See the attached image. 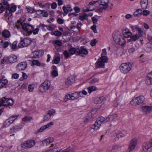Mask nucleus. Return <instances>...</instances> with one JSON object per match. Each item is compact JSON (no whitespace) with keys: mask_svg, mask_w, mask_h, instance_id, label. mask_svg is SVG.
Returning <instances> with one entry per match:
<instances>
[{"mask_svg":"<svg viewBox=\"0 0 152 152\" xmlns=\"http://www.w3.org/2000/svg\"><path fill=\"white\" fill-rule=\"evenodd\" d=\"M11 124V123H10V121L7 119L4 122L3 126L5 127H6L9 126Z\"/></svg>","mask_w":152,"mask_h":152,"instance_id":"obj_46","label":"nucleus"},{"mask_svg":"<svg viewBox=\"0 0 152 152\" xmlns=\"http://www.w3.org/2000/svg\"><path fill=\"white\" fill-rule=\"evenodd\" d=\"M119 45L124 46L126 44V40L121 37V38L119 39L118 40L116 43Z\"/></svg>","mask_w":152,"mask_h":152,"instance_id":"obj_30","label":"nucleus"},{"mask_svg":"<svg viewBox=\"0 0 152 152\" xmlns=\"http://www.w3.org/2000/svg\"><path fill=\"white\" fill-rule=\"evenodd\" d=\"M19 116L18 115H14L11 116L8 119L12 124L14 121Z\"/></svg>","mask_w":152,"mask_h":152,"instance_id":"obj_32","label":"nucleus"},{"mask_svg":"<svg viewBox=\"0 0 152 152\" xmlns=\"http://www.w3.org/2000/svg\"><path fill=\"white\" fill-rule=\"evenodd\" d=\"M122 35L121 33L119 31H115L113 34V39L116 43L118 40L121 38Z\"/></svg>","mask_w":152,"mask_h":152,"instance_id":"obj_14","label":"nucleus"},{"mask_svg":"<svg viewBox=\"0 0 152 152\" xmlns=\"http://www.w3.org/2000/svg\"><path fill=\"white\" fill-rule=\"evenodd\" d=\"M145 83L148 85L152 84V71L147 75Z\"/></svg>","mask_w":152,"mask_h":152,"instance_id":"obj_21","label":"nucleus"},{"mask_svg":"<svg viewBox=\"0 0 152 152\" xmlns=\"http://www.w3.org/2000/svg\"><path fill=\"white\" fill-rule=\"evenodd\" d=\"M104 65V56H102L101 58L98 59L95 64L97 68L102 67Z\"/></svg>","mask_w":152,"mask_h":152,"instance_id":"obj_12","label":"nucleus"},{"mask_svg":"<svg viewBox=\"0 0 152 152\" xmlns=\"http://www.w3.org/2000/svg\"><path fill=\"white\" fill-rule=\"evenodd\" d=\"M55 113V111L53 109H51L48 111L44 117V121H46L49 120L51 118V116H53L54 114Z\"/></svg>","mask_w":152,"mask_h":152,"instance_id":"obj_11","label":"nucleus"},{"mask_svg":"<svg viewBox=\"0 0 152 152\" xmlns=\"http://www.w3.org/2000/svg\"><path fill=\"white\" fill-rule=\"evenodd\" d=\"M97 42V40L96 39H94L93 40L91 41V45L92 46H94L96 45V43Z\"/></svg>","mask_w":152,"mask_h":152,"instance_id":"obj_57","label":"nucleus"},{"mask_svg":"<svg viewBox=\"0 0 152 152\" xmlns=\"http://www.w3.org/2000/svg\"><path fill=\"white\" fill-rule=\"evenodd\" d=\"M16 8V7L15 6H12L11 7L9 6V8L6 9V13L10 17L12 15V12H15Z\"/></svg>","mask_w":152,"mask_h":152,"instance_id":"obj_16","label":"nucleus"},{"mask_svg":"<svg viewBox=\"0 0 152 152\" xmlns=\"http://www.w3.org/2000/svg\"><path fill=\"white\" fill-rule=\"evenodd\" d=\"M130 37V40L133 42H135L138 40L140 37L137 34H135L132 35Z\"/></svg>","mask_w":152,"mask_h":152,"instance_id":"obj_31","label":"nucleus"},{"mask_svg":"<svg viewBox=\"0 0 152 152\" xmlns=\"http://www.w3.org/2000/svg\"><path fill=\"white\" fill-rule=\"evenodd\" d=\"M50 143V141L49 140V139L47 138L45 139L42 141V144L43 145H47L48 144Z\"/></svg>","mask_w":152,"mask_h":152,"instance_id":"obj_45","label":"nucleus"},{"mask_svg":"<svg viewBox=\"0 0 152 152\" xmlns=\"http://www.w3.org/2000/svg\"><path fill=\"white\" fill-rule=\"evenodd\" d=\"M20 39L21 40L18 44L19 48L27 47L31 44L32 42L31 39L29 37H26L24 39L21 37Z\"/></svg>","mask_w":152,"mask_h":152,"instance_id":"obj_5","label":"nucleus"},{"mask_svg":"<svg viewBox=\"0 0 152 152\" xmlns=\"http://www.w3.org/2000/svg\"><path fill=\"white\" fill-rule=\"evenodd\" d=\"M132 65L130 63H123L120 66L121 72L124 74L129 72L132 69Z\"/></svg>","mask_w":152,"mask_h":152,"instance_id":"obj_3","label":"nucleus"},{"mask_svg":"<svg viewBox=\"0 0 152 152\" xmlns=\"http://www.w3.org/2000/svg\"><path fill=\"white\" fill-rule=\"evenodd\" d=\"M137 141V139L136 138H133L131 140L127 151L128 152H130L135 148Z\"/></svg>","mask_w":152,"mask_h":152,"instance_id":"obj_9","label":"nucleus"},{"mask_svg":"<svg viewBox=\"0 0 152 152\" xmlns=\"http://www.w3.org/2000/svg\"><path fill=\"white\" fill-rule=\"evenodd\" d=\"M1 81V82L2 83V84L4 86V85H6L8 83V80L6 79H0Z\"/></svg>","mask_w":152,"mask_h":152,"instance_id":"obj_61","label":"nucleus"},{"mask_svg":"<svg viewBox=\"0 0 152 152\" xmlns=\"http://www.w3.org/2000/svg\"><path fill=\"white\" fill-rule=\"evenodd\" d=\"M54 63L55 64H58L59 63L60 61V58L59 56H57L53 59Z\"/></svg>","mask_w":152,"mask_h":152,"instance_id":"obj_44","label":"nucleus"},{"mask_svg":"<svg viewBox=\"0 0 152 152\" xmlns=\"http://www.w3.org/2000/svg\"><path fill=\"white\" fill-rule=\"evenodd\" d=\"M32 63L34 65H35L39 66L40 62H39L38 60H33L32 61Z\"/></svg>","mask_w":152,"mask_h":152,"instance_id":"obj_53","label":"nucleus"},{"mask_svg":"<svg viewBox=\"0 0 152 152\" xmlns=\"http://www.w3.org/2000/svg\"><path fill=\"white\" fill-rule=\"evenodd\" d=\"M63 54L66 58H68L70 56L69 53L67 50H65L64 51Z\"/></svg>","mask_w":152,"mask_h":152,"instance_id":"obj_54","label":"nucleus"},{"mask_svg":"<svg viewBox=\"0 0 152 152\" xmlns=\"http://www.w3.org/2000/svg\"><path fill=\"white\" fill-rule=\"evenodd\" d=\"M142 11L140 9H138L134 13V16H139L142 14Z\"/></svg>","mask_w":152,"mask_h":152,"instance_id":"obj_33","label":"nucleus"},{"mask_svg":"<svg viewBox=\"0 0 152 152\" xmlns=\"http://www.w3.org/2000/svg\"><path fill=\"white\" fill-rule=\"evenodd\" d=\"M69 51L71 55L75 54L76 55H78V52H79V49L78 48L72 47L69 49Z\"/></svg>","mask_w":152,"mask_h":152,"instance_id":"obj_26","label":"nucleus"},{"mask_svg":"<svg viewBox=\"0 0 152 152\" xmlns=\"http://www.w3.org/2000/svg\"><path fill=\"white\" fill-rule=\"evenodd\" d=\"M62 9L64 13L65 14H64V16L73 10L70 4H67L66 5L62 7Z\"/></svg>","mask_w":152,"mask_h":152,"instance_id":"obj_15","label":"nucleus"},{"mask_svg":"<svg viewBox=\"0 0 152 152\" xmlns=\"http://www.w3.org/2000/svg\"><path fill=\"white\" fill-rule=\"evenodd\" d=\"M39 52L38 51H34L31 55V58H37L38 57L39 55Z\"/></svg>","mask_w":152,"mask_h":152,"instance_id":"obj_35","label":"nucleus"},{"mask_svg":"<svg viewBox=\"0 0 152 152\" xmlns=\"http://www.w3.org/2000/svg\"><path fill=\"white\" fill-rule=\"evenodd\" d=\"M142 111L145 114L148 113L152 111V107L150 106H143L142 107Z\"/></svg>","mask_w":152,"mask_h":152,"instance_id":"obj_19","label":"nucleus"},{"mask_svg":"<svg viewBox=\"0 0 152 152\" xmlns=\"http://www.w3.org/2000/svg\"><path fill=\"white\" fill-rule=\"evenodd\" d=\"M122 33L124 37L126 38H129L132 35V33L127 28L123 30Z\"/></svg>","mask_w":152,"mask_h":152,"instance_id":"obj_18","label":"nucleus"},{"mask_svg":"<svg viewBox=\"0 0 152 152\" xmlns=\"http://www.w3.org/2000/svg\"><path fill=\"white\" fill-rule=\"evenodd\" d=\"M35 144V142L33 140H29L26 141L17 147V149L19 151H21L27 148H31L33 147Z\"/></svg>","mask_w":152,"mask_h":152,"instance_id":"obj_1","label":"nucleus"},{"mask_svg":"<svg viewBox=\"0 0 152 152\" xmlns=\"http://www.w3.org/2000/svg\"><path fill=\"white\" fill-rule=\"evenodd\" d=\"M25 20V19L24 18H23V19L20 18V19L18 21V23L16 25V27L17 28V26L18 25V26H21L23 24V23Z\"/></svg>","mask_w":152,"mask_h":152,"instance_id":"obj_37","label":"nucleus"},{"mask_svg":"<svg viewBox=\"0 0 152 152\" xmlns=\"http://www.w3.org/2000/svg\"><path fill=\"white\" fill-rule=\"evenodd\" d=\"M81 92H76L74 93L66 95L65 96V102L67 100H74L81 96Z\"/></svg>","mask_w":152,"mask_h":152,"instance_id":"obj_7","label":"nucleus"},{"mask_svg":"<svg viewBox=\"0 0 152 152\" xmlns=\"http://www.w3.org/2000/svg\"><path fill=\"white\" fill-rule=\"evenodd\" d=\"M89 121V119L88 118H85V119H84L83 122L81 123V124L82 125L84 126Z\"/></svg>","mask_w":152,"mask_h":152,"instance_id":"obj_58","label":"nucleus"},{"mask_svg":"<svg viewBox=\"0 0 152 152\" xmlns=\"http://www.w3.org/2000/svg\"><path fill=\"white\" fill-rule=\"evenodd\" d=\"M75 78L73 76L69 77L65 81V83L66 85H70L75 82Z\"/></svg>","mask_w":152,"mask_h":152,"instance_id":"obj_20","label":"nucleus"},{"mask_svg":"<svg viewBox=\"0 0 152 152\" xmlns=\"http://www.w3.org/2000/svg\"><path fill=\"white\" fill-rule=\"evenodd\" d=\"M127 134V132L124 131H122V132H118V133H117L116 135V138L117 139H115L116 140H118L119 138L123 137L126 136Z\"/></svg>","mask_w":152,"mask_h":152,"instance_id":"obj_23","label":"nucleus"},{"mask_svg":"<svg viewBox=\"0 0 152 152\" xmlns=\"http://www.w3.org/2000/svg\"><path fill=\"white\" fill-rule=\"evenodd\" d=\"M45 129V127L44 126H42L38 129L37 130L36 132H35V133L37 134L39 132H42Z\"/></svg>","mask_w":152,"mask_h":152,"instance_id":"obj_51","label":"nucleus"},{"mask_svg":"<svg viewBox=\"0 0 152 152\" xmlns=\"http://www.w3.org/2000/svg\"><path fill=\"white\" fill-rule=\"evenodd\" d=\"M33 119L32 117L29 116H26L24 117L22 120L24 122H26L27 121H30Z\"/></svg>","mask_w":152,"mask_h":152,"instance_id":"obj_39","label":"nucleus"},{"mask_svg":"<svg viewBox=\"0 0 152 152\" xmlns=\"http://www.w3.org/2000/svg\"><path fill=\"white\" fill-rule=\"evenodd\" d=\"M27 66L26 62H21L17 65V69L19 71L23 70L26 68Z\"/></svg>","mask_w":152,"mask_h":152,"instance_id":"obj_17","label":"nucleus"},{"mask_svg":"<svg viewBox=\"0 0 152 152\" xmlns=\"http://www.w3.org/2000/svg\"><path fill=\"white\" fill-rule=\"evenodd\" d=\"M133 32H134L135 31L137 30L138 27H139L137 26H130Z\"/></svg>","mask_w":152,"mask_h":152,"instance_id":"obj_49","label":"nucleus"},{"mask_svg":"<svg viewBox=\"0 0 152 152\" xmlns=\"http://www.w3.org/2000/svg\"><path fill=\"white\" fill-rule=\"evenodd\" d=\"M28 89L30 92L32 91L34 89V86L32 85H29L28 86Z\"/></svg>","mask_w":152,"mask_h":152,"instance_id":"obj_62","label":"nucleus"},{"mask_svg":"<svg viewBox=\"0 0 152 152\" xmlns=\"http://www.w3.org/2000/svg\"><path fill=\"white\" fill-rule=\"evenodd\" d=\"M109 116L110 121H113L118 117V115L116 114H114Z\"/></svg>","mask_w":152,"mask_h":152,"instance_id":"obj_47","label":"nucleus"},{"mask_svg":"<svg viewBox=\"0 0 152 152\" xmlns=\"http://www.w3.org/2000/svg\"><path fill=\"white\" fill-rule=\"evenodd\" d=\"M50 86V83L48 81H45L40 86L39 90L41 92H44L49 89Z\"/></svg>","mask_w":152,"mask_h":152,"instance_id":"obj_10","label":"nucleus"},{"mask_svg":"<svg viewBox=\"0 0 152 152\" xmlns=\"http://www.w3.org/2000/svg\"><path fill=\"white\" fill-rule=\"evenodd\" d=\"M51 8L52 9H55L57 7V4L56 2L53 3L51 4Z\"/></svg>","mask_w":152,"mask_h":152,"instance_id":"obj_63","label":"nucleus"},{"mask_svg":"<svg viewBox=\"0 0 152 152\" xmlns=\"http://www.w3.org/2000/svg\"><path fill=\"white\" fill-rule=\"evenodd\" d=\"M137 31H138V35L140 37L144 33L143 29L138 27Z\"/></svg>","mask_w":152,"mask_h":152,"instance_id":"obj_34","label":"nucleus"},{"mask_svg":"<svg viewBox=\"0 0 152 152\" xmlns=\"http://www.w3.org/2000/svg\"><path fill=\"white\" fill-rule=\"evenodd\" d=\"M104 121V118L102 117L99 118L95 123L90 126V127L95 130H97L100 127L101 125Z\"/></svg>","mask_w":152,"mask_h":152,"instance_id":"obj_8","label":"nucleus"},{"mask_svg":"<svg viewBox=\"0 0 152 152\" xmlns=\"http://www.w3.org/2000/svg\"><path fill=\"white\" fill-rule=\"evenodd\" d=\"M150 13V12L146 10H145L143 11V12H142V14L144 15H147L149 14Z\"/></svg>","mask_w":152,"mask_h":152,"instance_id":"obj_64","label":"nucleus"},{"mask_svg":"<svg viewBox=\"0 0 152 152\" xmlns=\"http://www.w3.org/2000/svg\"><path fill=\"white\" fill-rule=\"evenodd\" d=\"M37 12H40V13L42 14V15L43 17H47L48 15V14L47 12H43V11L41 10H38L36 11V14H38Z\"/></svg>","mask_w":152,"mask_h":152,"instance_id":"obj_42","label":"nucleus"},{"mask_svg":"<svg viewBox=\"0 0 152 152\" xmlns=\"http://www.w3.org/2000/svg\"><path fill=\"white\" fill-rule=\"evenodd\" d=\"M78 53V55L83 57L84 55H87L88 53V51L84 47H81L79 49V52Z\"/></svg>","mask_w":152,"mask_h":152,"instance_id":"obj_22","label":"nucleus"},{"mask_svg":"<svg viewBox=\"0 0 152 152\" xmlns=\"http://www.w3.org/2000/svg\"><path fill=\"white\" fill-rule=\"evenodd\" d=\"M104 98V97L103 96L95 98L94 100V102L96 104L100 103H101V100H99V99H102L103 100Z\"/></svg>","mask_w":152,"mask_h":152,"instance_id":"obj_43","label":"nucleus"},{"mask_svg":"<svg viewBox=\"0 0 152 152\" xmlns=\"http://www.w3.org/2000/svg\"><path fill=\"white\" fill-rule=\"evenodd\" d=\"M54 43L59 46L62 45V43L59 40H56L54 41Z\"/></svg>","mask_w":152,"mask_h":152,"instance_id":"obj_52","label":"nucleus"},{"mask_svg":"<svg viewBox=\"0 0 152 152\" xmlns=\"http://www.w3.org/2000/svg\"><path fill=\"white\" fill-rule=\"evenodd\" d=\"M8 61L10 63H12L17 61V57L13 55L7 57Z\"/></svg>","mask_w":152,"mask_h":152,"instance_id":"obj_28","label":"nucleus"},{"mask_svg":"<svg viewBox=\"0 0 152 152\" xmlns=\"http://www.w3.org/2000/svg\"><path fill=\"white\" fill-rule=\"evenodd\" d=\"M17 44V42L16 41H15L13 42L11 47L12 48L13 50H15L16 49Z\"/></svg>","mask_w":152,"mask_h":152,"instance_id":"obj_48","label":"nucleus"},{"mask_svg":"<svg viewBox=\"0 0 152 152\" xmlns=\"http://www.w3.org/2000/svg\"><path fill=\"white\" fill-rule=\"evenodd\" d=\"M23 128V126L20 125L19 126H13L12 128L10 129V130L11 132L14 133L20 130Z\"/></svg>","mask_w":152,"mask_h":152,"instance_id":"obj_25","label":"nucleus"},{"mask_svg":"<svg viewBox=\"0 0 152 152\" xmlns=\"http://www.w3.org/2000/svg\"><path fill=\"white\" fill-rule=\"evenodd\" d=\"M88 17V15L86 14L84 15L83 16H80L79 19L81 20H83L86 19Z\"/></svg>","mask_w":152,"mask_h":152,"instance_id":"obj_50","label":"nucleus"},{"mask_svg":"<svg viewBox=\"0 0 152 152\" xmlns=\"http://www.w3.org/2000/svg\"><path fill=\"white\" fill-rule=\"evenodd\" d=\"M2 35L4 37L8 38L10 36L11 34L8 30L5 29L2 31Z\"/></svg>","mask_w":152,"mask_h":152,"instance_id":"obj_29","label":"nucleus"},{"mask_svg":"<svg viewBox=\"0 0 152 152\" xmlns=\"http://www.w3.org/2000/svg\"><path fill=\"white\" fill-rule=\"evenodd\" d=\"M88 92L90 94L92 91H95L96 89V87L94 86H92L89 87L88 88Z\"/></svg>","mask_w":152,"mask_h":152,"instance_id":"obj_40","label":"nucleus"},{"mask_svg":"<svg viewBox=\"0 0 152 152\" xmlns=\"http://www.w3.org/2000/svg\"><path fill=\"white\" fill-rule=\"evenodd\" d=\"M8 60L7 57H4L1 61V63L2 64H4L7 63Z\"/></svg>","mask_w":152,"mask_h":152,"instance_id":"obj_59","label":"nucleus"},{"mask_svg":"<svg viewBox=\"0 0 152 152\" xmlns=\"http://www.w3.org/2000/svg\"><path fill=\"white\" fill-rule=\"evenodd\" d=\"M22 28L24 31L23 34L26 36H28L32 32L34 27L29 24L24 23L21 26L18 25L17 26V28L18 29Z\"/></svg>","mask_w":152,"mask_h":152,"instance_id":"obj_2","label":"nucleus"},{"mask_svg":"<svg viewBox=\"0 0 152 152\" xmlns=\"http://www.w3.org/2000/svg\"><path fill=\"white\" fill-rule=\"evenodd\" d=\"M111 0H105V10L108 8V10H111L113 4L110 2Z\"/></svg>","mask_w":152,"mask_h":152,"instance_id":"obj_24","label":"nucleus"},{"mask_svg":"<svg viewBox=\"0 0 152 152\" xmlns=\"http://www.w3.org/2000/svg\"><path fill=\"white\" fill-rule=\"evenodd\" d=\"M26 8L27 10V11L29 12L34 13L35 12H36V11H36L34 9L28 6H26Z\"/></svg>","mask_w":152,"mask_h":152,"instance_id":"obj_38","label":"nucleus"},{"mask_svg":"<svg viewBox=\"0 0 152 152\" xmlns=\"http://www.w3.org/2000/svg\"><path fill=\"white\" fill-rule=\"evenodd\" d=\"M51 34L52 35H54L56 36H61L62 33L58 31H55L53 32H51Z\"/></svg>","mask_w":152,"mask_h":152,"instance_id":"obj_41","label":"nucleus"},{"mask_svg":"<svg viewBox=\"0 0 152 152\" xmlns=\"http://www.w3.org/2000/svg\"><path fill=\"white\" fill-rule=\"evenodd\" d=\"M91 28L93 31L94 33H97V31L96 30V25L94 24L91 27Z\"/></svg>","mask_w":152,"mask_h":152,"instance_id":"obj_55","label":"nucleus"},{"mask_svg":"<svg viewBox=\"0 0 152 152\" xmlns=\"http://www.w3.org/2000/svg\"><path fill=\"white\" fill-rule=\"evenodd\" d=\"M142 147L143 152H147L152 147V146L149 141H148L143 143Z\"/></svg>","mask_w":152,"mask_h":152,"instance_id":"obj_13","label":"nucleus"},{"mask_svg":"<svg viewBox=\"0 0 152 152\" xmlns=\"http://www.w3.org/2000/svg\"><path fill=\"white\" fill-rule=\"evenodd\" d=\"M51 75L55 77L58 76V74L57 71H53L52 72Z\"/></svg>","mask_w":152,"mask_h":152,"instance_id":"obj_60","label":"nucleus"},{"mask_svg":"<svg viewBox=\"0 0 152 152\" xmlns=\"http://www.w3.org/2000/svg\"><path fill=\"white\" fill-rule=\"evenodd\" d=\"M1 3L2 4L3 6L4 5L6 9L9 8L10 5L8 4L7 0H3Z\"/></svg>","mask_w":152,"mask_h":152,"instance_id":"obj_36","label":"nucleus"},{"mask_svg":"<svg viewBox=\"0 0 152 152\" xmlns=\"http://www.w3.org/2000/svg\"><path fill=\"white\" fill-rule=\"evenodd\" d=\"M145 100V97L142 95L133 99L130 102V104L134 106L142 104Z\"/></svg>","mask_w":152,"mask_h":152,"instance_id":"obj_4","label":"nucleus"},{"mask_svg":"<svg viewBox=\"0 0 152 152\" xmlns=\"http://www.w3.org/2000/svg\"><path fill=\"white\" fill-rule=\"evenodd\" d=\"M0 5H1L0 7V13H1L5 11L6 9V8L2 5V4L1 3H0Z\"/></svg>","mask_w":152,"mask_h":152,"instance_id":"obj_56","label":"nucleus"},{"mask_svg":"<svg viewBox=\"0 0 152 152\" xmlns=\"http://www.w3.org/2000/svg\"><path fill=\"white\" fill-rule=\"evenodd\" d=\"M14 103V101L11 99L3 97L0 99V107L2 106H12Z\"/></svg>","mask_w":152,"mask_h":152,"instance_id":"obj_6","label":"nucleus"},{"mask_svg":"<svg viewBox=\"0 0 152 152\" xmlns=\"http://www.w3.org/2000/svg\"><path fill=\"white\" fill-rule=\"evenodd\" d=\"M148 4V0H141L140 5L142 9H146L147 8Z\"/></svg>","mask_w":152,"mask_h":152,"instance_id":"obj_27","label":"nucleus"}]
</instances>
